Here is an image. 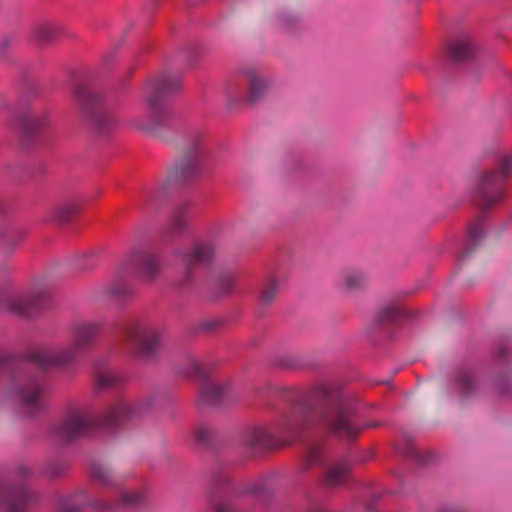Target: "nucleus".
Segmentation results:
<instances>
[{"label":"nucleus","mask_w":512,"mask_h":512,"mask_svg":"<svg viewBox=\"0 0 512 512\" xmlns=\"http://www.w3.org/2000/svg\"><path fill=\"white\" fill-rule=\"evenodd\" d=\"M318 394V411H313L306 405L296 406L281 420L277 428L258 425L248 429L244 434V444L263 448L270 445L277 436H287L294 440L304 428L313 424L316 418L322 426L338 437L345 440L356 439L363 427L356 421L352 400L336 387H321Z\"/></svg>","instance_id":"f257e3e1"},{"label":"nucleus","mask_w":512,"mask_h":512,"mask_svg":"<svg viewBox=\"0 0 512 512\" xmlns=\"http://www.w3.org/2000/svg\"><path fill=\"white\" fill-rule=\"evenodd\" d=\"M157 399V396L151 395L136 404L118 399L99 418L87 409L71 410L53 427L52 435L59 442L70 443L86 436L98 426L113 428L124 421L147 414L156 405Z\"/></svg>","instance_id":"f03ea898"},{"label":"nucleus","mask_w":512,"mask_h":512,"mask_svg":"<svg viewBox=\"0 0 512 512\" xmlns=\"http://www.w3.org/2000/svg\"><path fill=\"white\" fill-rule=\"evenodd\" d=\"M50 386L43 374L24 372L0 381V408L14 404L26 418L46 410Z\"/></svg>","instance_id":"7ed1b4c3"},{"label":"nucleus","mask_w":512,"mask_h":512,"mask_svg":"<svg viewBox=\"0 0 512 512\" xmlns=\"http://www.w3.org/2000/svg\"><path fill=\"white\" fill-rule=\"evenodd\" d=\"M91 474L94 480L107 488L113 489V499L106 495L99 499L91 500L85 495V505H90L99 511H111L116 509H126L136 507L142 504L146 499L145 489L142 487L130 489L124 488L121 484V477L116 476L111 467L105 463L95 462L91 467Z\"/></svg>","instance_id":"20e7f679"},{"label":"nucleus","mask_w":512,"mask_h":512,"mask_svg":"<svg viewBox=\"0 0 512 512\" xmlns=\"http://www.w3.org/2000/svg\"><path fill=\"white\" fill-rule=\"evenodd\" d=\"M179 76L163 73L149 81L145 87L144 102L148 110L146 120H138L136 125L145 131L159 133L168 125L172 117L171 110L165 104L164 96L174 93L181 88Z\"/></svg>","instance_id":"39448f33"},{"label":"nucleus","mask_w":512,"mask_h":512,"mask_svg":"<svg viewBox=\"0 0 512 512\" xmlns=\"http://www.w3.org/2000/svg\"><path fill=\"white\" fill-rule=\"evenodd\" d=\"M272 85V77L264 69L247 66L225 82L223 93L231 104L244 100L256 103L268 95Z\"/></svg>","instance_id":"423d86ee"},{"label":"nucleus","mask_w":512,"mask_h":512,"mask_svg":"<svg viewBox=\"0 0 512 512\" xmlns=\"http://www.w3.org/2000/svg\"><path fill=\"white\" fill-rule=\"evenodd\" d=\"M265 479L237 482L227 470H221L213 475L215 488L226 490L229 498L216 505V512H246L248 505L245 498L260 496L268 491Z\"/></svg>","instance_id":"0eeeda50"},{"label":"nucleus","mask_w":512,"mask_h":512,"mask_svg":"<svg viewBox=\"0 0 512 512\" xmlns=\"http://www.w3.org/2000/svg\"><path fill=\"white\" fill-rule=\"evenodd\" d=\"M221 241L216 236L207 237L195 242L185 250L176 253L182 264V274L179 284L183 287L194 282L198 267L209 265L221 250Z\"/></svg>","instance_id":"6e6552de"},{"label":"nucleus","mask_w":512,"mask_h":512,"mask_svg":"<svg viewBox=\"0 0 512 512\" xmlns=\"http://www.w3.org/2000/svg\"><path fill=\"white\" fill-rule=\"evenodd\" d=\"M74 97L82 116L99 133H106L116 126L118 119L102 103L101 96L85 85L74 88Z\"/></svg>","instance_id":"1a4fd4ad"},{"label":"nucleus","mask_w":512,"mask_h":512,"mask_svg":"<svg viewBox=\"0 0 512 512\" xmlns=\"http://www.w3.org/2000/svg\"><path fill=\"white\" fill-rule=\"evenodd\" d=\"M126 342L139 357L150 359L157 355L163 331L157 326L141 321H130L123 328Z\"/></svg>","instance_id":"9d476101"},{"label":"nucleus","mask_w":512,"mask_h":512,"mask_svg":"<svg viewBox=\"0 0 512 512\" xmlns=\"http://www.w3.org/2000/svg\"><path fill=\"white\" fill-rule=\"evenodd\" d=\"M512 173V157L502 158L500 170L486 173L477 187V195L485 208L496 204L504 194V183Z\"/></svg>","instance_id":"9b49d317"},{"label":"nucleus","mask_w":512,"mask_h":512,"mask_svg":"<svg viewBox=\"0 0 512 512\" xmlns=\"http://www.w3.org/2000/svg\"><path fill=\"white\" fill-rule=\"evenodd\" d=\"M81 355L82 352L69 340L39 349L32 359L42 369L68 368L75 365Z\"/></svg>","instance_id":"f8f14e48"},{"label":"nucleus","mask_w":512,"mask_h":512,"mask_svg":"<svg viewBox=\"0 0 512 512\" xmlns=\"http://www.w3.org/2000/svg\"><path fill=\"white\" fill-rule=\"evenodd\" d=\"M203 163V135L195 131L187 138L182 157L176 165V172L183 178L193 177L201 172Z\"/></svg>","instance_id":"ddd939ff"},{"label":"nucleus","mask_w":512,"mask_h":512,"mask_svg":"<svg viewBox=\"0 0 512 512\" xmlns=\"http://www.w3.org/2000/svg\"><path fill=\"white\" fill-rule=\"evenodd\" d=\"M37 501V495L23 484H7L0 488V506L6 512H26V507Z\"/></svg>","instance_id":"4468645a"},{"label":"nucleus","mask_w":512,"mask_h":512,"mask_svg":"<svg viewBox=\"0 0 512 512\" xmlns=\"http://www.w3.org/2000/svg\"><path fill=\"white\" fill-rule=\"evenodd\" d=\"M46 298L47 294L42 292H33L30 296L5 293L0 297V309L29 316Z\"/></svg>","instance_id":"2eb2a0df"},{"label":"nucleus","mask_w":512,"mask_h":512,"mask_svg":"<svg viewBox=\"0 0 512 512\" xmlns=\"http://www.w3.org/2000/svg\"><path fill=\"white\" fill-rule=\"evenodd\" d=\"M102 330V324L97 321H75L69 326L70 341L82 352L89 349Z\"/></svg>","instance_id":"dca6fc26"},{"label":"nucleus","mask_w":512,"mask_h":512,"mask_svg":"<svg viewBox=\"0 0 512 512\" xmlns=\"http://www.w3.org/2000/svg\"><path fill=\"white\" fill-rule=\"evenodd\" d=\"M236 400L237 397L230 392L228 384L207 381L200 389L197 403L201 407H219Z\"/></svg>","instance_id":"f3484780"},{"label":"nucleus","mask_w":512,"mask_h":512,"mask_svg":"<svg viewBox=\"0 0 512 512\" xmlns=\"http://www.w3.org/2000/svg\"><path fill=\"white\" fill-rule=\"evenodd\" d=\"M50 124L51 119L48 112L31 111L22 119L23 136L28 140H32L44 133Z\"/></svg>","instance_id":"a211bd4d"},{"label":"nucleus","mask_w":512,"mask_h":512,"mask_svg":"<svg viewBox=\"0 0 512 512\" xmlns=\"http://www.w3.org/2000/svg\"><path fill=\"white\" fill-rule=\"evenodd\" d=\"M133 262L139 266L142 276L147 280L154 279L162 269L158 257L144 251L134 253Z\"/></svg>","instance_id":"6ab92c4d"},{"label":"nucleus","mask_w":512,"mask_h":512,"mask_svg":"<svg viewBox=\"0 0 512 512\" xmlns=\"http://www.w3.org/2000/svg\"><path fill=\"white\" fill-rule=\"evenodd\" d=\"M342 281L348 291L355 292L366 288L370 277L362 269L351 268L343 272Z\"/></svg>","instance_id":"aec40b11"},{"label":"nucleus","mask_w":512,"mask_h":512,"mask_svg":"<svg viewBox=\"0 0 512 512\" xmlns=\"http://www.w3.org/2000/svg\"><path fill=\"white\" fill-rule=\"evenodd\" d=\"M103 297L123 301L134 294V288L124 279H116L102 291Z\"/></svg>","instance_id":"412c9836"},{"label":"nucleus","mask_w":512,"mask_h":512,"mask_svg":"<svg viewBox=\"0 0 512 512\" xmlns=\"http://www.w3.org/2000/svg\"><path fill=\"white\" fill-rule=\"evenodd\" d=\"M350 465L346 461H340L331 466L325 476V484L329 487H338L346 483Z\"/></svg>","instance_id":"4be33fe9"},{"label":"nucleus","mask_w":512,"mask_h":512,"mask_svg":"<svg viewBox=\"0 0 512 512\" xmlns=\"http://www.w3.org/2000/svg\"><path fill=\"white\" fill-rule=\"evenodd\" d=\"M456 389L463 399L472 397L477 392V385L469 370H459L456 374Z\"/></svg>","instance_id":"5701e85b"},{"label":"nucleus","mask_w":512,"mask_h":512,"mask_svg":"<svg viewBox=\"0 0 512 512\" xmlns=\"http://www.w3.org/2000/svg\"><path fill=\"white\" fill-rule=\"evenodd\" d=\"M451 57L458 62L470 59L474 54V43L469 37L455 40L449 48Z\"/></svg>","instance_id":"b1692460"},{"label":"nucleus","mask_w":512,"mask_h":512,"mask_svg":"<svg viewBox=\"0 0 512 512\" xmlns=\"http://www.w3.org/2000/svg\"><path fill=\"white\" fill-rule=\"evenodd\" d=\"M280 291V280L277 276H270L268 277L265 282L263 283L260 295H259V302L262 307L269 306L272 304Z\"/></svg>","instance_id":"393cba45"},{"label":"nucleus","mask_w":512,"mask_h":512,"mask_svg":"<svg viewBox=\"0 0 512 512\" xmlns=\"http://www.w3.org/2000/svg\"><path fill=\"white\" fill-rule=\"evenodd\" d=\"M80 209L78 200H69L54 206L50 211L51 219L59 222L69 221Z\"/></svg>","instance_id":"a878e982"},{"label":"nucleus","mask_w":512,"mask_h":512,"mask_svg":"<svg viewBox=\"0 0 512 512\" xmlns=\"http://www.w3.org/2000/svg\"><path fill=\"white\" fill-rule=\"evenodd\" d=\"M190 219L189 207L187 204H182L175 208L172 213L169 232L172 234L184 231Z\"/></svg>","instance_id":"bb28decb"},{"label":"nucleus","mask_w":512,"mask_h":512,"mask_svg":"<svg viewBox=\"0 0 512 512\" xmlns=\"http://www.w3.org/2000/svg\"><path fill=\"white\" fill-rule=\"evenodd\" d=\"M85 501V495L82 492L62 497L58 501L55 512H80Z\"/></svg>","instance_id":"cd10ccee"},{"label":"nucleus","mask_w":512,"mask_h":512,"mask_svg":"<svg viewBox=\"0 0 512 512\" xmlns=\"http://www.w3.org/2000/svg\"><path fill=\"white\" fill-rule=\"evenodd\" d=\"M60 33L61 27L51 22L40 23L34 28V37L41 43L53 41Z\"/></svg>","instance_id":"c85d7f7f"},{"label":"nucleus","mask_w":512,"mask_h":512,"mask_svg":"<svg viewBox=\"0 0 512 512\" xmlns=\"http://www.w3.org/2000/svg\"><path fill=\"white\" fill-rule=\"evenodd\" d=\"M469 243L464 248L461 259L468 258L476 249L477 245L480 243L483 235L484 230L483 227L479 223H474L469 227Z\"/></svg>","instance_id":"c756f323"},{"label":"nucleus","mask_w":512,"mask_h":512,"mask_svg":"<svg viewBox=\"0 0 512 512\" xmlns=\"http://www.w3.org/2000/svg\"><path fill=\"white\" fill-rule=\"evenodd\" d=\"M67 462L59 459L49 460L42 468V473L45 477L54 479L66 473L68 470Z\"/></svg>","instance_id":"7c9ffc66"},{"label":"nucleus","mask_w":512,"mask_h":512,"mask_svg":"<svg viewBox=\"0 0 512 512\" xmlns=\"http://www.w3.org/2000/svg\"><path fill=\"white\" fill-rule=\"evenodd\" d=\"M322 459V446L321 444H311L307 448L304 460L301 465L302 471H307L311 466L319 464Z\"/></svg>","instance_id":"2f4dec72"},{"label":"nucleus","mask_w":512,"mask_h":512,"mask_svg":"<svg viewBox=\"0 0 512 512\" xmlns=\"http://www.w3.org/2000/svg\"><path fill=\"white\" fill-rule=\"evenodd\" d=\"M401 314L402 309L400 306L396 304H390L379 311L377 315V320L381 325H386L399 318Z\"/></svg>","instance_id":"473e14b6"},{"label":"nucleus","mask_w":512,"mask_h":512,"mask_svg":"<svg viewBox=\"0 0 512 512\" xmlns=\"http://www.w3.org/2000/svg\"><path fill=\"white\" fill-rule=\"evenodd\" d=\"M121 378L114 370L101 371L97 375V384L100 388H112L118 385Z\"/></svg>","instance_id":"72a5a7b5"},{"label":"nucleus","mask_w":512,"mask_h":512,"mask_svg":"<svg viewBox=\"0 0 512 512\" xmlns=\"http://www.w3.org/2000/svg\"><path fill=\"white\" fill-rule=\"evenodd\" d=\"M161 188H151L147 189L143 192L141 196V201L144 205L154 204L162 195Z\"/></svg>","instance_id":"f704fd0d"},{"label":"nucleus","mask_w":512,"mask_h":512,"mask_svg":"<svg viewBox=\"0 0 512 512\" xmlns=\"http://www.w3.org/2000/svg\"><path fill=\"white\" fill-rule=\"evenodd\" d=\"M220 294H228L232 291L234 286V279L230 275L222 276L217 283Z\"/></svg>","instance_id":"c9c22d12"},{"label":"nucleus","mask_w":512,"mask_h":512,"mask_svg":"<svg viewBox=\"0 0 512 512\" xmlns=\"http://www.w3.org/2000/svg\"><path fill=\"white\" fill-rule=\"evenodd\" d=\"M187 364L191 375L199 378H204L206 376L204 367L195 358H189Z\"/></svg>","instance_id":"e433bc0d"},{"label":"nucleus","mask_w":512,"mask_h":512,"mask_svg":"<svg viewBox=\"0 0 512 512\" xmlns=\"http://www.w3.org/2000/svg\"><path fill=\"white\" fill-rule=\"evenodd\" d=\"M92 260V254H83L77 257L75 265L79 270H90L94 267Z\"/></svg>","instance_id":"4c0bfd02"},{"label":"nucleus","mask_w":512,"mask_h":512,"mask_svg":"<svg viewBox=\"0 0 512 512\" xmlns=\"http://www.w3.org/2000/svg\"><path fill=\"white\" fill-rule=\"evenodd\" d=\"M212 431L208 426L200 425L195 429L194 437L199 443L207 442L211 437Z\"/></svg>","instance_id":"58836bf2"},{"label":"nucleus","mask_w":512,"mask_h":512,"mask_svg":"<svg viewBox=\"0 0 512 512\" xmlns=\"http://www.w3.org/2000/svg\"><path fill=\"white\" fill-rule=\"evenodd\" d=\"M12 43L13 38L11 36L4 35L0 37V59H6Z\"/></svg>","instance_id":"ea45409f"},{"label":"nucleus","mask_w":512,"mask_h":512,"mask_svg":"<svg viewBox=\"0 0 512 512\" xmlns=\"http://www.w3.org/2000/svg\"><path fill=\"white\" fill-rule=\"evenodd\" d=\"M17 473L19 477L25 478L32 474V470L27 466H20Z\"/></svg>","instance_id":"a19ab883"},{"label":"nucleus","mask_w":512,"mask_h":512,"mask_svg":"<svg viewBox=\"0 0 512 512\" xmlns=\"http://www.w3.org/2000/svg\"><path fill=\"white\" fill-rule=\"evenodd\" d=\"M16 234H18V232H17V231H15V230H10V231L7 233V235L3 236L2 241H3L4 243H7V244H8V243L10 242V238H11V237H14Z\"/></svg>","instance_id":"79ce46f5"},{"label":"nucleus","mask_w":512,"mask_h":512,"mask_svg":"<svg viewBox=\"0 0 512 512\" xmlns=\"http://www.w3.org/2000/svg\"><path fill=\"white\" fill-rule=\"evenodd\" d=\"M443 512H467L466 510L462 509V508H450V509H447Z\"/></svg>","instance_id":"37998d69"},{"label":"nucleus","mask_w":512,"mask_h":512,"mask_svg":"<svg viewBox=\"0 0 512 512\" xmlns=\"http://www.w3.org/2000/svg\"><path fill=\"white\" fill-rule=\"evenodd\" d=\"M380 425V423L378 422H369L366 424L365 427H368V428H375V427H378Z\"/></svg>","instance_id":"c03bdc74"},{"label":"nucleus","mask_w":512,"mask_h":512,"mask_svg":"<svg viewBox=\"0 0 512 512\" xmlns=\"http://www.w3.org/2000/svg\"><path fill=\"white\" fill-rule=\"evenodd\" d=\"M504 353H505L504 348H500V349H499V355H500V356H504Z\"/></svg>","instance_id":"a18cd8bd"},{"label":"nucleus","mask_w":512,"mask_h":512,"mask_svg":"<svg viewBox=\"0 0 512 512\" xmlns=\"http://www.w3.org/2000/svg\"><path fill=\"white\" fill-rule=\"evenodd\" d=\"M309 512H321L319 509H313V510H310Z\"/></svg>","instance_id":"49530a36"},{"label":"nucleus","mask_w":512,"mask_h":512,"mask_svg":"<svg viewBox=\"0 0 512 512\" xmlns=\"http://www.w3.org/2000/svg\"><path fill=\"white\" fill-rule=\"evenodd\" d=\"M499 389L501 390V392H502V393H506V391L504 390V388L499 387Z\"/></svg>","instance_id":"de8ad7c7"},{"label":"nucleus","mask_w":512,"mask_h":512,"mask_svg":"<svg viewBox=\"0 0 512 512\" xmlns=\"http://www.w3.org/2000/svg\"><path fill=\"white\" fill-rule=\"evenodd\" d=\"M2 363H3V358L0 357V365H2Z\"/></svg>","instance_id":"09e8293b"}]
</instances>
